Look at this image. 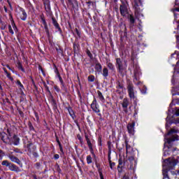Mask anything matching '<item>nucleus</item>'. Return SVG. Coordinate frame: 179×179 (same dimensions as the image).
<instances>
[{
    "mask_svg": "<svg viewBox=\"0 0 179 179\" xmlns=\"http://www.w3.org/2000/svg\"><path fill=\"white\" fill-rule=\"evenodd\" d=\"M177 163H178V160L176 159V158H169L164 161L162 169L164 179L167 178V171H169V170H173L174 166H176Z\"/></svg>",
    "mask_w": 179,
    "mask_h": 179,
    "instance_id": "f257e3e1",
    "label": "nucleus"
},
{
    "mask_svg": "<svg viewBox=\"0 0 179 179\" xmlns=\"http://www.w3.org/2000/svg\"><path fill=\"white\" fill-rule=\"evenodd\" d=\"M178 133V130L172 129L166 135L164 136L165 143H171L174 141H178V136L176 134Z\"/></svg>",
    "mask_w": 179,
    "mask_h": 179,
    "instance_id": "f03ea898",
    "label": "nucleus"
},
{
    "mask_svg": "<svg viewBox=\"0 0 179 179\" xmlns=\"http://www.w3.org/2000/svg\"><path fill=\"white\" fill-rule=\"evenodd\" d=\"M120 14L122 16L124 17H127L128 16V2L125 1H122V5L120 6Z\"/></svg>",
    "mask_w": 179,
    "mask_h": 179,
    "instance_id": "7ed1b4c3",
    "label": "nucleus"
},
{
    "mask_svg": "<svg viewBox=\"0 0 179 179\" xmlns=\"http://www.w3.org/2000/svg\"><path fill=\"white\" fill-rule=\"evenodd\" d=\"M116 65L119 72L121 73L124 69H127V62L121 61L120 58L116 59Z\"/></svg>",
    "mask_w": 179,
    "mask_h": 179,
    "instance_id": "20e7f679",
    "label": "nucleus"
},
{
    "mask_svg": "<svg viewBox=\"0 0 179 179\" xmlns=\"http://www.w3.org/2000/svg\"><path fill=\"white\" fill-rule=\"evenodd\" d=\"M1 138L4 143H9L10 145H12V140H10V136L6 134V133H1Z\"/></svg>",
    "mask_w": 179,
    "mask_h": 179,
    "instance_id": "39448f33",
    "label": "nucleus"
},
{
    "mask_svg": "<svg viewBox=\"0 0 179 179\" xmlns=\"http://www.w3.org/2000/svg\"><path fill=\"white\" fill-rule=\"evenodd\" d=\"M127 90L130 99H135V90H134V86L129 85L127 87Z\"/></svg>",
    "mask_w": 179,
    "mask_h": 179,
    "instance_id": "423d86ee",
    "label": "nucleus"
},
{
    "mask_svg": "<svg viewBox=\"0 0 179 179\" xmlns=\"http://www.w3.org/2000/svg\"><path fill=\"white\" fill-rule=\"evenodd\" d=\"M91 108L95 113H100V109L99 108V106L97 105V101L94 99L91 104Z\"/></svg>",
    "mask_w": 179,
    "mask_h": 179,
    "instance_id": "0eeeda50",
    "label": "nucleus"
},
{
    "mask_svg": "<svg viewBox=\"0 0 179 179\" xmlns=\"http://www.w3.org/2000/svg\"><path fill=\"white\" fill-rule=\"evenodd\" d=\"M127 129L130 135H134L135 134V122L129 123L127 125Z\"/></svg>",
    "mask_w": 179,
    "mask_h": 179,
    "instance_id": "6e6552de",
    "label": "nucleus"
},
{
    "mask_svg": "<svg viewBox=\"0 0 179 179\" xmlns=\"http://www.w3.org/2000/svg\"><path fill=\"white\" fill-rule=\"evenodd\" d=\"M129 104V101H128V99L124 98L123 99V102L122 103V106L124 108V111H125V113H127L128 110H127L128 108V105Z\"/></svg>",
    "mask_w": 179,
    "mask_h": 179,
    "instance_id": "1a4fd4ad",
    "label": "nucleus"
},
{
    "mask_svg": "<svg viewBox=\"0 0 179 179\" xmlns=\"http://www.w3.org/2000/svg\"><path fill=\"white\" fill-rule=\"evenodd\" d=\"M20 142V139L17 136H14L11 141V143H13V145H15V146H17Z\"/></svg>",
    "mask_w": 179,
    "mask_h": 179,
    "instance_id": "9d476101",
    "label": "nucleus"
},
{
    "mask_svg": "<svg viewBox=\"0 0 179 179\" xmlns=\"http://www.w3.org/2000/svg\"><path fill=\"white\" fill-rule=\"evenodd\" d=\"M8 157L10 160H11V162H13L14 163H17V164H20V160L17 157L13 155H9Z\"/></svg>",
    "mask_w": 179,
    "mask_h": 179,
    "instance_id": "9b49d317",
    "label": "nucleus"
},
{
    "mask_svg": "<svg viewBox=\"0 0 179 179\" xmlns=\"http://www.w3.org/2000/svg\"><path fill=\"white\" fill-rule=\"evenodd\" d=\"M20 19H22V20H26V19H27V14L24 10H21Z\"/></svg>",
    "mask_w": 179,
    "mask_h": 179,
    "instance_id": "f8f14e48",
    "label": "nucleus"
},
{
    "mask_svg": "<svg viewBox=\"0 0 179 179\" xmlns=\"http://www.w3.org/2000/svg\"><path fill=\"white\" fill-rule=\"evenodd\" d=\"M106 65L110 71H112V72H114L115 71V68L114 67V64H113V63L107 62Z\"/></svg>",
    "mask_w": 179,
    "mask_h": 179,
    "instance_id": "ddd939ff",
    "label": "nucleus"
},
{
    "mask_svg": "<svg viewBox=\"0 0 179 179\" xmlns=\"http://www.w3.org/2000/svg\"><path fill=\"white\" fill-rule=\"evenodd\" d=\"M126 143V152L128 155V153H131L132 152V147L128 144V141L125 142Z\"/></svg>",
    "mask_w": 179,
    "mask_h": 179,
    "instance_id": "4468645a",
    "label": "nucleus"
},
{
    "mask_svg": "<svg viewBox=\"0 0 179 179\" xmlns=\"http://www.w3.org/2000/svg\"><path fill=\"white\" fill-rule=\"evenodd\" d=\"M16 85H17L22 94H24L23 93V89H24V87H23V85L22 84V83H20V80H17V83H16Z\"/></svg>",
    "mask_w": 179,
    "mask_h": 179,
    "instance_id": "2eb2a0df",
    "label": "nucleus"
},
{
    "mask_svg": "<svg viewBox=\"0 0 179 179\" xmlns=\"http://www.w3.org/2000/svg\"><path fill=\"white\" fill-rule=\"evenodd\" d=\"M17 67L18 68V69H20V71L24 72V73L26 72V71H24V69L23 68V66L22 65V63H20V62L19 61L17 62Z\"/></svg>",
    "mask_w": 179,
    "mask_h": 179,
    "instance_id": "dca6fc26",
    "label": "nucleus"
},
{
    "mask_svg": "<svg viewBox=\"0 0 179 179\" xmlns=\"http://www.w3.org/2000/svg\"><path fill=\"white\" fill-rule=\"evenodd\" d=\"M102 75L104 76V78H107V76H108V69L104 67L103 69Z\"/></svg>",
    "mask_w": 179,
    "mask_h": 179,
    "instance_id": "f3484780",
    "label": "nucleus"
},
{
    "mask_svg": "<svg viewBox=\"0 0 179 179\" xmlns=\"http://www.w3.org/2000/svg\"><path fill=\"white\" fill-rule=\"evenodd\" d=\"M8 167L11 171H16L17 170V167L14 164H10V166H8Z\"/></svg>",
    "mask_w": 179,
    "mask_h": 179,
    "instance_id": "a211bd4d",
    "label": "nucleus"
},
{
    "mask_svg": "<svg viewBox=\"0 0 179 179\" xmlns=\"http://www.w3.org/2000/svg\"><path fill=\"white\" fill-rule=\"evenodd\" d=\"M135 15L137 19H141V17H143V14L139 13V11H138V10H136Z\"/></svg>",
    "mask_w": 179,
    "mask_h": 179,
    "instance_id": "6ab92c4d",
    "label": "nucleus"
},
{
    "mask_svg": "<svg viewBox=\"0 0 179 179\" xmlns=\"http://www.w3.org/2000/svg\"><path fill=\"white\" fill-rule=\"evenodd\" d=\"M95 69H96V71H97V72H101V64H96L95 65Z\"/></svg>",
    "mask_w": 179,
    "mask_h": 179,
    "instance_id": "aec40b11",
    "label": "nucleus"
},
{
    "mask_svg": "<svg viewBox=\"0 0 179 179\" xmlns=\"http://www.w3.org/2000/svg\"><path fill=\"white\" fill-rule=\"evenodd\" d=\"M98 97L101 101H104V96H103V94H101L100 91H98Z\"/></svg>",
    "mask_w": 179,
    "mask_h": 179,
    "instance_id": "412c9836",
    "label": "nucleus"
},
{
    "mask_svg": "<svg viewBox=\"0 0 179 179\" xmlns=\"http://www.w3.org/2000/svg\"><path fill=\"white\" fill-rule=\"evenodd\" d=\"M1 164L2 166H6V167H9V166L10 165V163H9L8 160H4L2 162Z\"/></svg>",
    "mask_w": 179,
    "mask_h": 179,
    "instance_id": "4be33fe9",
    "label": "nucleus"
},
{
    "mask_svg": "<svg viewBox=\"0 0 179 179\" xmlns=\"http://www.w3.org/2000/svg\"><path fill=\"white\" fill-rule=\"evenodd\" d=\"M87 164H92V156L90 155L87 156Z\"/></svg>",
    "mask_w": 179,
    "mask_h": 179,
    "instance_id": "5701e85b",
    "label": "nucleus"
},
{
    "mask_svg": "<svg viewBox=\"0 0 179 179\" xmlns=\"http://www.w3.org/2000/svg\"><path fill=\"white\" fill-rule=\"evenodd\" d=\"M129 19L130 20V23H131L132 24H134V23H135V18H134V16H132V15H130L129 16Z\"/></svg>",
    "mask_w": 179,
    "mask_h": 179,
    "instance_id": "b1692460",
    "label": "nucleus"
},
{
    "mask_svg": "<svg viewBox=\"0 0 179 179\" xmlns=\"http://www.w3.org/2000/svg\"><path fill=\"white\" fill-rule=\"evenodd\" d=\"M164 156H167V155H169V152H167V150H169L168 148H166V144H164Z\"/></svg>",
    "mask_w": 179,
    "mask_h": 179,
    "instance_id": "393cba45",
    "label": "nucleus"
},
{
    "mask_svg": "<svg viewBox=\"0 0 179 179\" xmlns=\"http://www.w3.org/2000/svg\"><path fill=\"white\" fill-rule=\"evenodd\" d=\"M89 82H94V76H90L88 77Z\"/></svg>",
    "mask_w": 179,
    "mask_h": 179,
    "instance_id": "a878e982",
    "label": "nucleus"
},
{
    "mask_svg": "<svg viewBox=\"0 0 179 179\" xmlns=\"http://www.w3.org/2000/svg\"><path fill=\"white\" fill-rule=\"evenodd\" d=\"M87 143L90 149H92V143L90 142V140L89 138H87Z\"/></svg>",
    "mask_w": 179,
    "mask_h": 179,
    "instance_id": "bb28decb",
    "label": "nucleus"
},
{
    "mask_svg": "<svg viewBox=\"0 0 179 179\" xmlns=\"http://www.w3.org/2000/svg\"><path fill=\"white\" fill-rule=\"evenodd\" d=\"M8 30L11 34H14L13 29H12V26H8Z\"/></svg>",
    "mask_w": 179,
    "mask_h": 179,
    "instance_id": "cd10ccee",
    "label": "nucleus"
},
{
    "mask_svg": "<svg viewBox=\"0 0 179 179\" xmlns=\"http://www.w3.org/2000/svg\"><path fill=\"white\" fill-rule=\"evenodd\" d=\"M6 76H7V78H8V79H10V80L13 81V78H12V76H10V73H7Z\"/></svg>",
    "mask_w": 179,
    "mask_h": 179,
    "instance_id": "c85d7f7f",
    "label": "nucleus"
},
{
    "mask_svg": "<svg viewBox=\"0 0 179 179\" xmlns=\"http://www.w3.org/2000/svg\"><path fill=\"white\" fill-rule=\"evenodd\" d=\"M87 54L88 57H90V58H93V55H92L90 50H87Z\"/></svg>",
    "mask_w": 179,
    "mask_h": 179,
    "instance_id": "c756f323",
    "label": "nucleus"
},
{
    "mask_svg": "<svg viewBox=\"0 0 179 179\" xmlns=\"http://www.w3.org/2000/svg\"><path fill=\"white\" fill-rule=\"evenodd\" d=\"M138 72H136V71H134V76H135V79L136 80H138Z\"/></svg>",
    "mask_w": 179,
    "mask_h": 179,
    "instance_id": "7c9ffc66",
    "label": "nucleus"
},
{
    "mask_svg": "<svg viewBox=\"0 0 179 179\" xmlns=\"http://www.w3.org/2000/svg\"><path fill=\"white\" fill-rule=\"evenodd\" d=\"M114 166H115V163L110 162V167L111 170H113V168L114 167Z\"/></svg>",
    "mask_w": 179,
    "mask_h": 179,
    "instance_id": "2f4dec72",
    "label": "nucleus"
},
{
    "mask_svg": "<svg viewBox=\"0 0 179 179\" xmlns=\"http://www.w3.org/2000/svg\"><path fill=\"white\" fill-rule=\"evenodd\" d=\"M53 24L55 26V27H59V24H58V22H57L55 20H53Z\"/></svg>",
    "mask_w": 179,
    "mask_h": 179,
    "instance_id": "473e14b6",
    "label": "nucleus"
},
{
    "mask_svg": "<svg viewBox=\"0 0 179 179\" xmlns=\"http://www.w3.org/2000/svg\"><path fill=\"white\" fill-rule=\"evenodd\" d=\"M123 87H124L120 83H118L117 89H122Z\"/></svg>",
    "mask_w": 179,
    "mask_h": 179,
    "instance_id": "72a5a7b5",
    "label": "nucleus"
},
{
    "mask_svg": "<svg viewBox=\"0 0 179 179\" xmlns=\"http://www.w3.org/2000/svg\"><path fill=\"white\" fill-rule=\"evenodd\" d=\"M2 157H3V152L2 150H0V159H2Z\"/></svg>",
    "mask_w": 179,
    "mask_h": 179,
    "instance_id": "f704fd0d",
    "label": "nucleus"
},
{
    "mask_svg": "<svg viewBox=\"0 0 179 179\" xmlns=\"http://www.w3.org/2000/svg\"><path fill=\"white\" fill-rule=\"evenodd\" d=\"M176 43H177L178 45H179V36H176Z\"/></svg>",
    "mask_w": 179,
    "mask_h": 179,
    "instance_id": "c9c22d12",
    "label": "nucleus"
},
{
    "mask_svg": "<svg viewBox=\"0 0 179 179\" xmlns=\"http://www.w3.org/2000/svg\"><path fill=\"white\" fill-rule=\"evenodd\" d=\"M176 115L179 116V108H176Z\"/></svg>",
    "mask_w": 179,
    "mask_h": 179,
    "instance_id": "e433bc0d",
    "label": "nucleus"
},
{
    "mask_svg": "<svg viewBox=\"0 0 179 179\" xmlns=\"http://www.w3.org/2000/svg\"><path fill=\"white\" fill-rule=\"evenodd\" d=\"M171 174H173V175L178 174V176H179V170H178V171H176V173H173V172H171Z\"/></svg>",
    "mask_w": 179,
    "mask_h": 179,
    "instance_id": "4c0bfd02",
    "label": "nucleus"
},
{
    "mask_svg": "<svg viewBox=\"0 0 179 179\" xmlns=\"http://www.w3.org/2000/svg\"><path fill=\"white\" fill-rule=\"evenodd\" d=\"M12 26H13V28L14 29V30H16V26L15 25L14 22H12Z\"/></svg>",
    "mask_w": 179,
    "mask_h": 179,
    "instance_id": "58836bf2",
    "label": "nucleus"
},
{
    "mask_svg": "<svg viewBox=\"0 0 179 179\" xmlns=\"http://www.w3.org/2000/svg\"><path fill=\"white\" fill-rule=\"evenodd\" d=\"M55 159H59V155H55Z\"/></svg>",
    "mask_w": 179,
    "mask_h": 179,
    "instance_id": "ea45409f",
    "label": "nucleus"
},
{
    "mask_svg": "<svg viewBox=\"0 0 179 179\" xmlns=\"http://www.w3.org/2000/svg\"><path fill=\"white\" fill-rule=\"evenodd\" d=\"M7 68L10 70L12 71L13 72V70H12V69L10 68V66H9V65H7Z\"/></svg>",
    "mask_w": 179,
    "mask_h": 179,
    "instance_id": "a19ab883",
    "label": "nucleus"
},
{
    "mask_svg": "<svg viewBox=\"0 0 179 179\" xmlns=\"http://www.w3.org/2000/svg\"><path fill=\"white\" fill-rule=\"evenodd\" d=\"M3 71H4L5 73H6V75H7V73H8V71H6V69L3 68Z\"/></svg>",
    "mask_w": 179,
    "mask_h": 179,
    "instance_id": "79ce46f5",
    "label": "nucleus"
},
{
    "mask_svg": "<svg viewBox=\"0 0 179 179\" xmlns=\"http://www.w3.org/2000/svg\"><path fill=\"white\" fill-rule=\"evenodd\" d=\"M4 10L5 12H8V8H6V6H4Z\"/></svg>",
    "mask_w": 179,
    "mask_h": 179,
    "instance_id": "37998d69",
    "label": "nucleus"
},
{
    "mask_svg": "<svg viewBox=\"0 0 179 179\" xmlns=\"http://www.w3.org/2000/svg\"><path fill=\"white\" fill-rule=\"evenodd\" d=\"M57 143H59V146H61V143L59 142V141L57 140Z\"/></svg>",
    "mask_w": 179,
    "mask_h": 179,
    "instance_id": "c03bdc74",
    "label": "nucleus"
},
{
    "mask_svg": "<svg viewBox=\"0 0 179 179\" xmlns=\"http://www.w3.org/2000/svg\"><path fill=\"white\" fill-rule=\"evenodd\" d=\"M175 10H176L177 12H179V8H176Z\"/></svg>",
    "mask_w": 179,
    "mask_h": 179,
    "instance_id": "a18cd8bd",
    "label": "nucleus"
},
{
    "mask_svg": "<svg viewBox=\"0 0 179 179\" xmlns=\"http://www.w3.org/2000/svg\"><path fill=\"white\" fill-rule=\"evenodd\" d=\"M177 71V70H176V69H174V72H176ZM177 72H178V71H177Z\"/></svg>",
    "mask_w": 179,
    "mask_h": 179,
    "instance_id": "49530a36",
    "label": "nucleus"
},
{
    "mask_svg": "<svg viewBox=\"0 0 179 179\" xmlns=\"http://www.w3.org/2000/svg\"><path fill=\"white\" fill-rule=\"evenodd\" d=\"M171 106H173V103H172L170 104V107H171Z\"/></svg>",
    "mask_w": 179,
    "mask_h": 179,
    "instance_id": "de8ad7c7",
    "label": "nucleus"
},
{
    "mask_svg": "<svg viewBox=\"0 0 179 179\" xmlns=\"http://www.w3.org/2000/svg\"><path fill=\"white\" fill-rule=\"evenodd\" d=\"M118 0H114V2H117Z\"/></svg>",
    "mask_w": 179,
    "mask_h": 179,
    "instance_id": "09e8293b",
    "label": "nucleus"
},
{
    "mask_svg": "<svg viewBox=\"0 0 179 179\" xmlns=\"http://www.w3.org/2000/svg\"><path fill=\"white\" fill-rule=\"evenodd\" d=\"M143 93L145 94V93H146V92L144 91V92H143Z\"/></svg>",
    "mask_w": 179,
    "mask_h": 179,
    "instance_id": "8fccbe9b",
    "label": "nucleus"
},
{
    "mask_svg": "<svg viewBox=\"0 0 179 179\" xmlns=\"http://www.w3.org/2000/svg\"><path fill=\"white\" fill-rule=\"evenodd\" d=\"M173 55H175V54H172L171 57H173Z\"/></svg>",
    "mask_w": 179,
    "mask_h": 179,
    "instance_id": "3c124183",
    "label": "nucleus"
},
{
    "mask_svg": "<svg viewBox=\"0 0 179 179\" xmlns=\"http://www.w3.org/2000/svg\"><path fill=\"white\" fill-rule=\"evenodd\" d=\"M166 120H169V117H166Z\"/></svg>",
    "mask_w": 179,
    "mask_h": 179,
    "instance_id": "603ef678",
    "label": "nucleus"
},
{
    "mask_svg": "<svg viewBox=\"0 0 179 179\" xmlns=\"http://www.w3.org/2000/svg\"><path fill=\"white\" fill-rule=\"evenodd\" d=\"M174 16H175V17H176V13L174 14Z\"/></svg>",
    "mask_w": 179,
    "mask_h": 179,
    "instance_id": "864d4df0",
    "label": "nucleus"
},
{
    "mask_svg": "<svg viewBox=\"0 0 179 179\" xmlns=\"http://www.w3.org/2000/svg\"><path fill=\"white\" fill-rule=\"evenodd\" d=\"M177 64H178V62H177Z\"/></svg>",
    "mask_w": 179,
    "mask_h": 179,
    "instance_id": "5fc2aeb1",
    "label": "nucleus"
},
{
    "mask_svg": "<svg viewBox=\"0 0 179 179\" xmlns=\"http://www.w3.org/2000/svg\"><path fill=\"white\" fill-rule=\"evenodd\" d=\"M0 179H1V178H0Z\"/></svg>",
    "mask_w": 179,
    "mask_h": 179,
    "instance_id": "6e6d98bb",
    "label": "nucleus"
}]
</instances>
